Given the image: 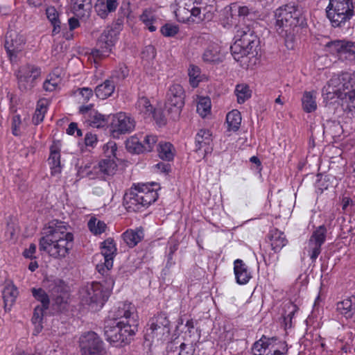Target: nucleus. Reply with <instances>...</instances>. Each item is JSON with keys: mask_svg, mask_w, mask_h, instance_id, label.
Returning a JSON list of instances; mask_svg holds the SVG:
<instances>
[{"mask_svg": "<svg viewBox=\"0 0 355 355\" xmlns=\"http://www.w3.org/2000/svg\"><path fill=\"white\" fill-rule=\"evenodd\" d=\"M39 241V250L54 259H62L70 252L73 244V235L67 231L62 221L52 220L43 229Z\"/></svg>", "mask_w": 355, "mask_h": 355, "instance_id": "obj_2", "label": "nucleus"}, {"mask_svg": "<svg viewBox=\"0 0 355 355\" xmlns=\"http://www.w3.org/2000/svg\"><path fill=\"white\" fill-rule=\"evenodd\" d=\"M195 143L196 151L203 149L204 157L207 154L211 153L213 150V139L212 135L209 130H200L196 136Z\"/></svg>", "mask_w": 355, "mask_h": 355, "instance_id": "obj_18", "label": "nucleus"}, {"mask_svg": "<svg viewBox=\"0 0 355 355\" xmlns=\"http://www.w3.org/2000/svg\"><path fill=\"white\" fill-rule=\"evenodd\" d=\"M234 271L239 284H245L249 282L252 276L246 264L241 259H236L234 262Z\"/></svg>", "mask_w": 355, "mask_h": 355, "instance_id": "obj_20", "label": "nucleus"}, {"mask_svg": "<svg viewBox=\"0 0 355 355\" xmlns=\"http://www.w3.org/2000/svg\"><path fill=\"white\" fill-rule=\"evenodd\" d=\"M203 61L207 63H219L223 61L220 46L210 45L205 51L202 55Z\"/></svg>", "mask_w": 355, "mask_h": 355, "instance_id": "obj_25", "label": "nucleus"}, {"mask_svg": "<svg viewBox=\"0 0 355 355\" xmlns=\"http://www.w3.org/2000/svg\"><path fill=\"white\" fill-rule=\"evenodd\" d=\"M73 10L77 17L89 16L92 10V0H72Z\"/></svg>", "mask_w": 355, "mask_h": 355, "instance_id": "obj_24", "label": "nucleus"}, {"mask_svg": "<svg viewBox=\"0 0 355 355\" xmlns=\"http://www.w3.org/2000/svg\"><path fill=\"white\" fill-rule=\"evenodd\" d=\"M234 93L239 104L245 103L252 96V91L245 83L238 84L236 86Z\"/></svg>", "mask_w": 355, "mask_h": 355, "instance_id": "obj_33", "label": "nucleus"}, {"mask_svg": "<svg viewBox=\"0 0 355 355\" xmlns=\"http://www.w3.org/2000/svg\"><path fill=\"white\" fill-rule=\"evenodd\" d=\"M153 116L159 125H162L166 123L165 117L160 110H155L153 112Z\"/></svg>", "mask_w": 355, "mask_h": 355, "instance_id": "obj_57", "label": "nucleus"}, {"mask_svg": "<svg viewBox=\"0 0 355 355\" xmlns=\"http://www.w3.org/2000/svg\"><path fill=\"white\" fill-rule=\"evenodd\" d=\"M22 121L19 114H15L12 118L11 129L12 133L15 136L21 135V126Z\"/></svg>", "mask_w": 355, "mask_h": 355, "instance_id": "obj_49", "label": "nucleus"}, {"mask_svg": "<svg viewBox=\"0 0 355 355\" xmlns=\"http://www.w3.org/2000/svg\"><path fill=\"white\" fill-rule=\"evenodd\" d=\"M49 162L52 170V173H60V154L55 146L51 147Z\"/></svg>", "mask_w": 355, "mask_h": 355, "instance_id": "obj_34", "label": "nucleus"}, {"mask_svg": "<svg viewBox=\"0 0 355 355\" xmlns=\"http://www.w3.org/2000/svg\"><path fill=\"white\" fill-rule=\"evenodd\" d=\"M128 69L123 66L120 67L119 70L117 71V77L121 79H124L128 76Z\"/></svg>", "mask_w": 355, "mask_h": 355, "instance_id": "obj_62", "label": "nucleus"}, {"mask_svg": "<svg viewBox=\"0 0 355 355\" xmlns=\"http://www.w3.org/2000/svg\"><path fill=\"white\" fill-rule=\"evenodd\" d=\"M80 94L82 95L84 100L87 101L93 96V90L89 87H83L80 89Z\"/></svg>", "mask_w": 355, "mask_h": 355, "instance_id": "obj_60", "label": "nucleus"}, {"mask_svg": "<svg viewBox=\"0 0 355 355\" xmlns=\"http://www.w3.org/2000/svg\"><path fill=\"white\" fill-rule=\"evenodd\" d=\"M343 92L340 94L343 101L347 103L348 109L352 112H355V89L349 82L343 83Z\"/></svg>", "mask_w": 355, "mask_h": 355, "instance_id": "obj_27", "label": "nucleus"}, {"mask_svg": "<svg viewBox=\"0 0 355 355\" xmlns=\"http://www.w3.org/2000/svg\"><path fill=\"white\" fill-rule=\"evenodd\" d=\"M140 19L146 26L150 32L156 31V27L153 26V23L156 21L154 11L151 8L145 9L140 15Z\"/></svg>", "mask_w": 355, "mask_h": 355, "instance_id": "obj_37", "label": "nucleus"}, {"mask_svg": "<svg viewBox=\"0 0 355 355\" xmlns=\"http://www.w3.org/2000/svg\"><path fill=\"white\" fill-rule=\"evenodd\" d=\"M250 13V9L246 6H239L238 14L240 17H247Z\"/></svg>", "mask_w": 355, "mask_h": 355, "instance_id": "obj_63", "label": "nucleus"}, {"mask_svg": "<svg viewBox=\"0 0 355 355\" xmlns=\"http://www.w3.org/2000/svg\"><path fill=\"white\" fill-rule=\"evenodd\" d=\"M118 4L117 0H97L94 8L101 18L105 19L110 13L116 10Z\"/></svg>", "mask_w": 355, "mask_h": 355, "instance_id": "obj_19", "label": "nucleus"}, {"mask_svg": "<svg viewBox=\"0 0 355 355\" xmlns=\"http://www.w3.org/2000/svg\"><path fill=\"white\" fill-rule=\"evenodd\" d=\"M157 140V137L155 135H146L144 140V144H143L145 147V151H151L153 146L156 144Z\"/></svg>", "mask_w": 355, "mask_h": 355, "instance_id": "obj_54", "label": "nucleus"}, {"mask_svg": "<svg viewBox=\"0 0 355 355\" xmlns=\"http://www.w3.org/2000/svg\"><path fill=\"white\" fill-rule=\"evenodd\" d=\"M354 302L351 298H347L337 303V311L346 318H352L354 316Z\"/></svg>", "mask_w": 355, "mask_h": 355, "instance_id": "obj_29", "label": "nucleus"}, {"mask_svg": "<svg viewBox=\"0 0 355 355\" xmlns=\"http://www.w3.org/2000/svg\"><path fill=\"white\" fill-rule=\"evenodd\" d=\"M236 41L231 46V53L236 62L241 66L245 65L248 58H254L257 55L259 40L254 31L248 28L237 31Z\"/></svg>", "mask_w": 355, "mask_h": 355, "instance_id": "obj_4", "label": "nucleus"}, {"mask_svg": "<svg viewBox=\"0 0 355 355\" xmlns=\"http://www.w3.org/2000/svg\"><path fill=\"white\" fill-rule=\"evenodd\" d=\"M327 228L320 225L313 231L309 240V253L312 261H315L321 252V246L326 241Z\"/></svg>", "mask_w": 355, "mask_h": 355, "instance_id": "obj_15", "label": "nucleus"}, {"mask_svg": "<svg viewBox=\"0 0 355 355\" xmlns=\"http://www.w3.org/2000/svg\"><path fill=\"white\" fill-rule=\"evenodd\" d=\"M241 114L237 110H233L230 112L226 116V122L228 125V130L232 131H237L241 123Z\"/></svg>", "mask_w": 355, "mask_h": 355, "instance_id": "obj_31", "label": "nucleus"}, {"mask_svg": "<svg viewBox=\"0 0 355 355\" xmlns=\"http://www.w3.org/2000/svg\"><path fill=\"white\" fill-rule=\"evenodd\" d=\"M270 345V338L263 336L260 340L255 342L252 348L254 355H269L270 352L269 346Z\"/></svg>", "mask_w": 355, "mask_h": 355, "instance_id": "obj_30", "label": "nucleus"}, {"mask_svg": "<svg viewBox=\"0 0 355 355\" xmlns=\"http://www.w3.org/2000/svg\"><path fill=\"white\" fill-rule=\"evenodd\" d=\"M200 69L194 65L190 66L189 69V83L193 87H196L200 82Z\"/></svg>", "mask_w": 355, "mask_h": 355, "instance_id": "obj_46", "label": "nucleus"}, {"mask_svg": "<svg viewBox=\"0 0 355 355\" xmlns=\"http://www.w3.org/2000/svg\"><path fill=\"white\" fill-rule=\"evenodd\" d=\"M165 106L168 112L178 117L184 105L185 92L180 84L172 85L167 92Z\"/></svg>", "mask_w": 355, "mask_h": 355, "instance_id": "obj_11", "label": "nucleus"}, {"mask_svg": "<svg viewBox=\"0 0 355 355\" xmlns=\"http://www.w3.org/2000/svg\"><path fill=\"white\" fill-rule=\"evenodd\" d=\"M89 230L94 234H101L105 231L106 224L97 218L92 217L87 223Z\"/></svg>", "mask_w": 355, "mask_h": 355, "instance_id": "obj_40", "label": "nucleus"}, {"mask_svg": "<svg viewBox=\"0 0 355 355\" xmlns=\"http://www.w3.org/2000/svg\"><path fill=\"white\" fill-rule=\"evenodd\" d=\"M337 79H331L327 84V85L324 86L322 89V96L324 101H332L335 98H340L343 100L341 94L343 92V84L338 85V87L336 89L334 85L336 83Z\"/></svg>", "mask_w": 355, "mask_h": 355, "instance_id": "obj_22", "label": "nucleus"}, {"mask_svg": "<svg viewBox=\"0 0 355 355\" xmlns=\"http://www.w3.org/2000/svg\"><path fill=\"white\" fill-rule=\"evenodd\" d=\"M158 198L157 191L142 184L131 188L123 196V205L129 212H137L147 207Z\"/></svg>", "mask_w": 355, "mask_h": 355, "instance_id": "obj_5", "label": "nucleus"}, {"mask_svg": "<svg viewBox=\"0 0 355 355\" xmlns=\"http://www.w3.org/2000/svg\"><path fill=\"white\" fill-rule=\"evenodd\" d=\"M155 166L160 170V171L162 173H168L169 171H171V165L169 164L160 162L157 164Z\"/></svg>", "mask_w": 355, "mask_h": 355, "instance_id": "obj_61", "label": "nucleus"}, {"mask_svg": "<svg viewBox=\"0 0 355 355\" xmlns=\"http://www.w3.org/2000/svg\"><path fill=\"white\" fill-rule=\"evenodd\" d=\"M135 120L126 114L120 112L112 116L111 130L113 137L119 134L129 133L135 129Z\"/></svg>", "mask_w": 355, "mask_h": 355, "instance_id": "obj_14", "label": "nucleus"}, {"mask_svg": "<svg viewBox=\"0 0 355 355\" xmlns=\"http://www.w3.org/2000/svg\"><path fill=\"white\" fill-rule=\"evenodd\" d=\"M115 90V83L112 78L105 80L95 88L96 96L101 99L111 96Z\"/></svg>", "mask_w": 355, "mask_h": 355, "instance_id": "obj_23", "label": "nucleus"}, {"mask_svg": "<svg viewBox=\"0 0 355 355\" xmlns=\"http://www.w3.org/2000/svg\"><path fill=\"white\" fill-rule=\"evenodd\" d=\"M99 171L105 175H112L117 170V164L112 159H105L98 163Z\"/></svg>", "mask_w": 355, "mask_h": 355, "instance_id": "obj_35", "label": "nucleus"}, {"mask_svg": "<svg viewBox=\"0 0 355 355\" xmlns=\"http://www.w3.org/2000/svg\"><path fill=\"white\" fill-rule=\"evenodd\" d=\"M343 44L339 55L350 61L355 60V42L345 40Z\"/></svg>", "mask_w": 355, "mask_h": 355, "instance_id": "obj_38", "label": "nucleus"}, {"mask_svg": "<svg viewBox=\"0 0 355 355\" xmlns=\"http://www.w3.org/2000/svg\"><path fill=\"white\" fill-rule=\"evenodd\" d=\"M97 142V137L96 135H93L92 133H87L85 137V143L87 146H94V145Z\"/></svg>", "mask_w": 355, "mask_h": 355, "instance_id": "obj_59", "label": "nucleus"}, {"mask_svg": "<svg viewBox=\"0 0 355 355\" xmlns=\"http://www.w3.org/2000/svg\"><path fill=\"white\" fill-rule=\"evenodd\" d=\"M215 4H209L200 9V16H193L198 21H211L214 17Z\"/></svg>", "mask_w": 355, "mask_h": 355, "instance_id": "obj_41", "label": "nucleus"}, {"mask_svg": "<svg viewBox=\"0 0 355 355\" xmlns=\"http://www.w3.org/2000/svg\"><path fill=\"white\" fill-rule=\"evenodd\" d=\"M41 76V69L32 64L21 66L17 73V85L22 92L31 91Z\"/></svg>", "mask_w": 355, "mask_h": 355, "instance_id": "obj_8", "label": "nucleus"}, {"mask_svg": "<svg viewBox=\"0 0 355 355\" xmlns=\"http://www.w3.org/2000/svg\"><path fill=\"white\" fill-rule=\"evenodd\" d=\"M268 237L270 241L272 250L275 252H279L288 243L284 233L276 228L270 231Z\"/></svg>", "mask_w": 355, "mask_h": 355, "instance_id": "obj_21", "label": "nucleus"}, {"mask_svg": "<svg viewBox=\"0 0 355 355\" xmlns=\"http://www.w3.org/2000/svg\"><path fill=\"white\" fill-rule=\"evenodd\" d=\"M69 26L71 31L74 30L80 26L78 20L74 17L69 19Z\"/></svg>", "mask_w": 355, "mask_h": 355, "instance_id": "obj_64", "label": "nucleus"}, {"mask_svg": "<svg viewBox=\"0 0 355 355\" xmlns=\"http://www.w3.org/2000/svg\"><path fill=\"white\" fill-rule=\"evenodd\" d=\"M326 13L333 26H344L354 15L352 0H329Z\"/></svg>", "mask_w": 355, "mask_h": 355, "instance_id": "obj_7", "label": "nucleus"}, {"mask_svg": "<svg viewBox=\"0 0 355 355\" xmlns=\"http://www.w3.org/2000/svg\"><path fill=\"white\" fill-rule=\"evenodd\" d=\"M345 40H334L329 42L326 44L325 46L327 48L330 53H338L340 52V49L343 46Z\"/></svg>", "mask_w": 355, "mask_h": 355, "instance_id": "obj_51", "label": "nucleus"}, {"mask_svg": "<svg viewBox=\"0 0 355 355\" xmlns=\"http://www.w3.org/2000/svg\"><path fill=\"white\" fill-rule=\"evenodd\" d=\"M211 110V101L208 97L200 98L197 104V112L202 116H205Z\"/></svg>", "mask_w": 355, "mask_h": 355, "instance_id": "obj_43", "label": "nucleus"}, {"mask_svg": "<svg viewBox=\"0 0 355 355\" xmlns=\"http://www.w3.org/2000/svg\"><path fill=\"white\" fill-rule=\"evenodd\" d=\"M45 112L46 107L43 106V105L39 103L38 107H37L32 119L33 123L35 125H38L41 123L44 120Z\"/></svg>", "mask_w": 355, "mask_h": 355, "instance_id": "obj_52", "label": "nucleus"}, {"mask_svg": "<svg viewBox=\"0 0 355 355\" xmlns=\"http://www.w3.org/2000/svg\"><path fill=\"white\" fill-rule=\"evenodd\" d=\"M160 32L164 37H174L179 32V27L178 25L166 23L161 27Z\"/></svg>", "mask_w": 355, "mask_h": 355, "instance_id": "obj_47", "label": "nucleus"}, {"mask_svg": "<svg viewBox=\"0 0 355 355\" xmlns=\"http://www.w3.org/2000/svg\"><path fill=\"white\" fill-rule=\"evenodd\" d=\"M194 348L190 344L181 343L179 345L178 355H193L194 353Z\"/></svg>", "mask_w": 355, "mask_h": 355, "instance_id": "obj_55", "label": "nucleus"}, {"mask_svg": "<svg viewBox=\"0 0 355 355\" xmlns=\"http://www.w3.org/2000/svg\"><path fill=\"white\" fill-rule=\"evenodd\" d=\"M25 44L23 35L15 30H9L5 37V49L10 61L15 60L17 54L21 52Z\"/></svg>", "mask_w": 355, "mask_h": 355, "instance_id": "obj_13", "label": "nucleus"}, {"mask_svg": "<svg viewBox=\"0 0 355 355\" xmlns=\"http://www.w3.org/2000/svg\"><path fill=\"white\" fill-rule=\"evenodd\" d=\"M81 355H105L103 342L94 331H88L80 337Z\"/></svg>", "mask_w": 355, "mask_h": 355, "instance_id": "obj_9", "label": "nucleus"}, {"mask_svg": "<svg viewBox=\"0 0 355 355\" xmlns=\"http://www.w3.org/2000/svg\"><path fill=\"white\" fill-rule=\"evenodd\" d=\"M126 147L129 151L139 154L145 151L144 146L140 143L137 138H132L128 140L126 144Z\"/></svg>", "mask_w": 355, "mask_h": 355, "instance_id": "obj_48", "label": "nucleus"}, {"mask_svg": "<svg viewBox=\"0 0 355 355\" xmlns=\"http://www.w3.org/2000/svg\"><path fill=\"white\" fill-rule=\"evenodd\" d=\"M33 296L37 300L42 303V306L44 309H49L50 300L49 297L44 290L42 288H33L31 290Z\"/></svg>", "mask_w": 355, "mask_h": 355, "instance_id": "obj_42", "label": "nucleus"}, {"mask_svg": "<svg viewBox=\"0 0 355 355\" xmlns=\"http://www.w3.org/2000/svg\"><path fill=\"white\" fill-rule=\"evenodd\" d=\"M273 16L276 31L284 38L287 48L293 49L295 35L306 24L302 9L297 6L286 4L277 8Z\"/></svg>", "mask_w": 355, "mask_h": 355, "instance_id": "obj_3", "label": "nucleus"}, {"mask_svg": "<svg viewBox=\"0 0 355 355\" xmlns=\"http://www.w3.org/2000/svg\"><path fill=\"white\" fill-rule=\"evenodd\" d=\"M209 4H215V0H189L185 5L191 16H200V9Z\"/></svg>", "mask_w": 355, "mask_h": 355, "instance_id": "obj_28", "label": "nucleus"}, {"mask_svg": "<svg viewBox=\"0 0 355 355\" xmlns=\"http://www.w3.org/2000/svg\"><path fill=\"white\" fill-rule=\"evenodd\" d=\"M93 104L80 107L79 112L84 115L89 125L94 128H101L105 125L107 118L94 110Z\"/></svg>", "mask_w": 355, "mask_h": 355, "instance_id": "obj_17", "label": "nucleus"}, {"mask_svg": "<svg viewBox=\"0 0 355 355\" xmlns=\"http://www.w3.org/2000/svg\"><path fill=\"white\" fill-rule=\"evenodd\" d=\"M101 254L104 257V263L97 265L99 272H104L105 268L108 271L113 266V259L116 254V248L113 239L108 238L101 243Z\"/></svg>", "mask_w": 355, "mask_h": 355, "instance_id": "obj_16", "label": "nucleus"}, {"mask_svg": "<svg viewBox=\"0 0 355 355\" xmlns=\"http://www.w3.org/2000/svg\"><path fill=\"white\" fill-rule=\"evenodd\" d=\"M139 321L131 303H119L114 307L105 321L104 335L110 343L128 344L138 329Z\"/></svg>", "mask_w": 355, "mask_h": 355, "instance_id": "obj_1", "label": "nucleus"}, {"mask_svg": "<svg viewBox=\"0 0 355 355\" xmlns=\"http://www.w3.org/2000/svg\"><path fill=\"white\" fill-rule=\"evenodd\" d=\"M2 295L5 307L7 306H11L18 295V291L15 285L9 284L4 287Z\"/></svg>", "mask_w": 355, "mask_h": 355, "instance_id": "obj_32", "label": "nucleus"}, {"mask_svg": "<svg viewBox=\"0 0 355 355\" xmlns=\"http://www.w3.org/2000/svg\"><path fill=\"white\" fill-rule=\"evenodd\" d=\"M118 39L117 33L112 28L105 30L99 36L96 46L92 50L91 54L95 59H102L108 56Z\"/></svg>", "mask_w": 355, "mask_h": 355, "instance_id": "obj_10", "label": "nucleus"}, {"mask_svg": "<svg viewBox=\"0 0 355 355\" xmlns=\"http://www.w3.org/2000/svg\"><path fill=\"white\" fill-rule=\"evenodd\" d=\"M35 252L36 245L34 243H31L30 244L28 248L24 250V251L23 252V255L26 258L32 259L33 258H35V257H34V254L35 253Z\"/></svg>", "mask_w": 355, "mask_h": 355, "instance_id": "obj_58", "label": "nucleus"}, {"mask_svg": "<svg viewBox=\"0 0 355 355\" xmlns=\"http://www.w3.org/2000/svg\"><path fill=\"white\" fill-rule=\"evenodd\" d=\"M170 332V321L166 313H160L153 320L150 327L146 330V336L162 340L168 337Z\"/></svg>", "mask_w": 355, "mask_h": 355, "instance_id": "obj_12", "label": "nucleus"}, {"mask_svg": "<svg viewBox=\"0 0 355 355\" xmlns=\"http://www.w3.org/2000/svg\"><path fill=\"white\" fill-rule=\"evenodd\" d=\"M45 309H44L42 306H37L35 308L34 312H33V315L32 318V322L33 324H38L39 325L40 324V322L43 318L44 310H45Z\"/></svg>", "mask_w": 355, "mask_h": 355, "instance_id": "obj_53", "label": "nucleus"}, {"mask_svg": "<svg viewBox=\"0 0 355 355\" xmlns=\"http://www.w3.org/2000/svg\"><path fill=\"white\" fill-rule=\"evenodd\" d=\"M106 284L105 288L102 284L98 282H93L82 288L80 292L81 302L88 305L94 311L102 308L110 296L114 281L110 278Z\"/></svg>", "mask_w": 355, "mask_h": 355, "instance_id": "obj_6", "label": "nucleus"}, {"mask_svg": "<svg viewBox=\"0 0 355 355\" xmlns=\"http://www.w3.org/2000/svg\"><path fill=\"white\" fill-rule=\"evenodd\" d=\"M137 108L140 112L145 114L153 112V106L151 105L149 99L146 96L140 97L136 104Z\"/></svg>", "mask_w": 355, "mask_h": 355, "instance_id": "obj_44", "label": "nucleus"}, {"mask_svg": "<svg viewBox=\"0 0 355 355\" xmlns=\"http://www.w3.org/2000/svg\"><path fill=\"white\" fill-rule=\"evenodd\" d=\"M122 236L125 243L130 248H133L143 239L144 232L141 229L128 230L122 234Z\"/></svg>", "mask_w": 355, "mask_h": 355, "instance_id": "obj_26", "label": "nucleus"}, {"mask_svg": "<svg viewBox=\"0 0 355 355\" xmlns=\"http://www.w3.org/2000/svg\"><path fill=\"white\" fill-rule=\"evenodd\" d=\"M157 151L159 157L163 160L170 161L173 159V145L169 142H160Z\"/></svg>", "mask_w": 355, "mask_h": 355, "instance_id": "obj_36", "label": "nucleus"}, {"mask_svg": "<svg viewBox=\"0 0 355 355\" xmlns=\"http://www.w3.org/2000/svg\"><path fill=\"white\" fill-rule=\"evenodd\" d=\"M46 14L51 23H55L57 21H60L58 19V13L54 7L47 8L46 10Z\"/></svg>", "mask_w": 355, "mask_h": 355, "instance_id": "obj_56", "label": "nucleus"}, {"mask_svg": "<svg viewBox=\"0 0 355 355\" xmlns=\"http://www.w3.org/2000/svg\"><path fill=\"white\" fill-rule=\"evenodd\" d=\"M303 109L306 112H312L317 108L315 98L312 92H306L302 98Z\"/></svg>", "mask_w": 355, "mask_h": 355, "instance_id": "obj_39", "label": "nucleus"}, {"mask_svg": "<svg viewBox=\"0 0 355 355\" xmlns=\"http://www.w3.org/2000/svg\"><path fill=\"white\" fill-rule=\"evenodd\" d=\"M103 150L105 156L108 157V159H111V157H116L117 146L114 141H110L105 144L103 146Z\"/></svg>", "mask_w": 355, "mask_h": 355, "instance_id": "obj_50", "label": "nucleus"}, {"mask_svg": "<svg viewBox=\"0 0 355 355\" xmlns=\"http://www.w3.org/2000/svg\"><path fill=\"white\" fill-rule=\"evenodd\" d=\"M60 78L58 76L49 75V78H47L43 83V89L46 92H53L56 89Z\"/></svg>", "mask_w": 355, "mask_h": 355, "instance_id": "obj_45", "label": "nucleus"}]
</instances>
